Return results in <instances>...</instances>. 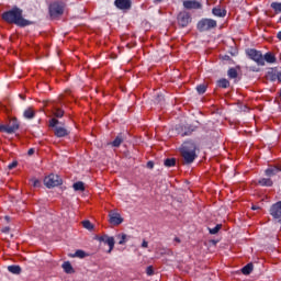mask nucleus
<instances>
[{
  "instance_id": "1",
  "label": "nucleus",
  "mask_w": 281,
  "mask_h": 281,
  "mask_svg": "<svg viewBox=\"0 0 281 281\" xmlns=\"http://www.w3.org/2000/svg\"><path fill=\"white\" fill-rule=\"evenodd\" d=\"M3 21L7 23H14L19 27H27V25H32V22L23 18V10L18 7L9 10L2 14Z\"/></svg>"
},
{
  "instance_id": "2",
  "label": "nucleus",
  "mask_w": 281,
  "mask_h": 281,
  "mask_svg": "<svg viewBox=\"0 0 281 281\" xmlns=\"http://www.w3.org/2000/svg\"><path fill=\"white\" fill-rule=\"evenodd\" d=\"M181 153L186 164H192L196 159V145L192 140L184 142Z\"/></svg>"
},
{
  "instance_id": "3",
  "label": "nucleus",
  "mask_w": 281,
  "mask_h": 281,
  "mask_svg": "<svg viewBox=\"0 0 281 281\" xmlns=\"http://www.w3.org/2000/svg\"><path fill=\"white\" fill-rule=\"evenodd\" d=\"M58 124H60V122L57 119H52L49 121V126H52V128H54L55 136L56 137H67V135H69V131L63 126H58Z\"/></svg>"
},
{
  "instance_id": "4",
  "label": "nucleus",
  "mask_w": 281,
  "mask_h": 281,
  "mask_svg": "<svg viewBox=\"0 0 281 281\" xmlns=\"http://www.w3.org/2000/svg\"><path fill=\"white\" fill-rule=\"evenodd\" d=\"M246 53L250 60H254L259 66L265 67V57L262 56L261 52L250 48L246 50Z\"/></svg>"
},
{
  "instance_id": "5",
  "label": "nucleus",
  "mask_w": 281,
  "mask_h": 281,
  "mask_svg": "<svg viewBox=\"0 0 281 281\" xmlns=\"http://www.w3.org/2000/svg\"><path fill=\"white\" fill-rule=\"evenodd\" d=\"M44 184L46 188H56L58 186H63V179L58 175H49L44 179Z\"/></svg>"
},
{
  "instance_id": "6",
  "label": "nucleus",
  "mask_w": 281,
  "mask_h": 281,
  "mask_svg": "<svg viewBox=\"0 0 281 281\" xmlns=\"http://www.w3.org/2000/svg\"><path fill=\"white\" fill-rule=\"evenodd\" d=\"M214 27H216V21L212 19H202L198 23V30L200 32H207L210 30H214Z\"/></svg>"
},
{
  "instance_id": "7",
  "label": "nucleus",
  "mask_w": 281,
  "mask_h": 281,
  "mask_svg": "<svg viewBox=\"0 0 281 281\" xmlns=\"http://www.w3.org/2000/svg\"><path fill=\"white\" fill-rule=\"evenodd\" d=\"M65 12V3L63 2H53L49 5L50 16H60Z\"/></svg>"
},
{
  "instance_id": "8",
  "label": "nucleus",
  "mask_w": 281,
  "mask_h": 281,
  "mask_svg": "<svg viewBox=\"0 0 281 281\" xmlns=\"http://www.w3.org/2000/svg\"><path fill=\"white\" fill-rule=\"evenodd\" d=\"M192 22V18L190 16V13L187 11H181L178 14V23L181 27H188L190 23Z\"/></svg>"
},
{
  "instance_id": "9",
  "label": "nucleus",
  "mask_w": 281,
  "mask_h": 281,
  "mask_svg": "<svg viewBox=\"0 0 281 281\" xmlns=\"http://www.w3.org/2000/svg\"><path fill=\"white\" fill-rule=\"evenodd\" d=\"M270 215L272 218H274V221L281 223V201L271 205Z\"/></svg>"
},
{
  "instance_id": "10",
  "label": "nucleus",
  "mask_w": 281,
  "mask_h": 281,
  "mask_svg": "<svg viewBox=\"0 0 281 281\" xmlns=\"http://www.w3.org/2000/svg\"><path fill=\"white\" fill-rule=\"evenodd\" d=\"M97 240H99V243H104V245H108L110 247L109 254L113 251V247H115V238L110 237L109 235H103V236L97 237Z\"/></svg>"
},
{
  "instance_id": "11",
  "label": "nucleus",
  "mask_w": 281,
  "mask_h": 281,
  "mask_svg": "<svg viewBox=\"0 0 281 281\" xmlns=\"http://www.w3.org/2000/svg\"><path fill=\"white\" fill-rule=\"evenodd\" d=\"M183 8L186 10H201V8H203V4H201V2L196 0H184Z\"/></svg>"
},
{
  "instance_id": "12",
  "label": "nucleus",
  "mask_w": 281,
  "mask_h": 281,
  "mask_svg": "<svg viewBox=\"0 0 281 281\" xmlns=\"http://www.w3.org/2000/svg\"><path fill=\"white\" fill-rule=\"evenodd\" d=\"M109 218H110L111 225H122V223H124V218L117 212H110Z\"/></svg>"
},
{
  "instance_id": "13",
  "label": "nucleus",
  "mask_w": 281,
  "mask_h": 281,
  "mask_svg": "<svg viewBox=\"0 0 281 281\" xmlns=\"http://www.w3.org/2000/svg\"><path fill=\"white\" fill-rule=\"evenodd\" d=\"M19 121L16 119H12L7 125V133L11 135V133H16L19 131Z\"/></svg>"
},
{
  "instance_id": "14",
  "label": "nucleus",
  "mask_w": 281,
  "mask_h": 281,
  "mask_svg": "<svg viewBox=\"0 0 281 281\" xmlns=\"http://www.w3.org/2000/svg\"><path fill=\"white\" fill-rule=\"evenodd\" d=\"M114 5L119 10H131V0H115Z\"/></svg>"
},
{
  "instance_id": "15",
  "label": "nucleus",
  "mask_w": 281,
  "mask_h": 281,
  "mask_svg": "<svg viewBox=\"0 0 281 281\" xmlns=\"http://www.w3.org/2000/svg\"><path fill=\"white\" fill-rule=\"evenodd\" d=\"M212 14L214 16H218L220 19H224V16H227V11L221 7H215L212 9Z\"/></svg>"
},
{
  "instance_id": "16",
  "label": "nucleus",
  "mask_w": 281,
  "mask_h": 281,
  "mask_svg": "<svg viewBox=\"0 0 281 281\" xmlns=\"http://www.w3.org/2000/svg\"><path fill=\"white\" fill-rule=\"evenodd\" d=\"M259 186H263L266 188H271V186H273V181L270 178H261L259 180Z\"/></svg>"
},
{
  "instance_id": "17",
  "label": "nucleus",
  "mask_w": 281,
  "mask_h": 281,
  "mask_svg": "<svg viewBox=\"0 0 281 281\" xmlns=\"http://www.w3.org/2000/svg\"><path fill=\"white\" fill-rule=\"evenodd\" d=\"M61 268L64 269L65 273H74V267L71 266V262L65 261L61 265Z\"/></svg>"
},
{
  "instance_id": "18",
  "label": "nucleus",
  "mask_w": 281,
  "mask_h": 281,
  "mask_svg": "<svg viewBox=\"0 0 281 281\" xmlns=\"http://www.w3.org/2000/svg\"><path fill=\"white\" fill-rule=\"evenodd\" d=\"M254 271V263H247L243 269H241V273L244 276H249V273H251Z\"/></svg>"
},
{
  "instance_id": "19",
  "label": "nucleus",
  "mask_w": 281,
  "mask_h": 281,
  "mask_svg": "<svg viewBox=\"0 0 281 281\" xmlns=\"http://www.w3.org/2000/svg\"><path fill=\"white\" fill-rule=\"evenodd\" d=\"M279 172H281V170L278 167L266 169L267 177H274V175H277Z\"/></svg>"
},
{
  "instance_id": "20",
  "label": "nucleus",
  "mask_w": 281,
  "mask_h": 281,
  "mask_svg": "<svg viewBox=\"0 0 281 281\" xmlns=\"http://www.w3.org/2000/svg\"><path fill=\"white\" fill-rule=\"evenodd\" d=\"M269 63V64H273L276 63V56H273V54L271 53H266L263 56V63Z\"/></svg>"
},
{
  "instance_id": "21",
  "label": "nucleus",
  "mask_w": 281,
  "mask_h": 281,
  "mask_svg": "<svg viewBox=\"0 0 281 281\" xmlns=\"http://www.w3.org/2000/svg\"><path fill=\"white\" fill-rule=\"evenodd\" d=\"M72 188L76 192H85V182L82 181L76 182L74 183Z\"/></svg>"
},
{
  "instance_id": "22",
  "label": "nucleus",
  "mask_w": 281,
  "mask_h": 281,
  "mask_svg": "<svg viewBox=\"0 0 281 281\" xmlns=\"http://www.w3.org/2000/svg\"><path fill=\"white\" fill-rule=\"evenodd\" d=\"M8 271L10 273H13V276H19L21 273V267L20 266H9Z\"/></svg>"
},
{
  "instance_id": "23",
  "label": "nucleus",
  "mask_w": 281,
  "mask_h": 281,
  "mask_svg": "<svg viewBox=\"0 0 281 281\" xmlns=\"http://www.w3.org/2000/svg\"><path fill=\"white\" fill-rule=\"evenodd\" d=\"M23 115H24L25 120H33L34 110H32V108H29L24 111Z\"/></svg>"
},
{
  "instance_id": "24",
  "label": "nucleus",
  "mask_w": 281,
  "mask_h": 281,
  "mask_svg": "<svg viewBox=\"0 0 281 281\" xmlns=\"http://www.w3.org/2000/svg\"><path fill=\"white\" fill-rule=\"evenodd\" d=\"M227 76L228 78H232V79L238 78V70H236V68H231L227 71Z\"/></svg>"
},
{
  "instance_id": "25",
  "label": "nucleus",
  "mask_w": 281,
  "mask_h": 281,
  "mask_svg": "<svg viewBox=\"0 0 281 281\" xmlns=\"http://www.w3.org/2000/svg\"><path fill=\"white\" fill-rule=\"evenodd\" d=\"M164 164L166 168H172L177 164V160L175 158H167Z\"/></svg>"
},
{
  "instance_id": "26",
  "label": "nucleus",
  "mask_w": 281,
  "mask_h": 281,
  "mask_svg": "<svg viewBox=\"0 0 281 281\" xmlns=\"http://www.w3.org/2000/svg\"><path fill=\"white\" fill-rule=\"evenodd\" d=\"M122 142H124V138H122V136H116V138L112 142V146H114V148H119Z\"/></svg>"
},
{
  "instance_id": "27",
  "label": "nucleus",
  "mask_w": 281,
  "mask_h": 281,
  "mask_svg": "<svg viewBox=\"0 0 281 281\" xmlns=\"http://www.w3.org/2000/svg\"><path fill=\"white\" fill-rule=\"evenodd\" d=\"M218 87H221L222 89H227V87H229V80H227V79H220L218 80Z\"/></svg>"
},
{
  "instance_id": "28",
  "label": "nucleus",
  "mask_w": 281,
  "mask_h": 281,
  "mask_svg": "<svg viewBox=\"0 0 281 281\" xmlns=\"http://www.w3.org/2000/svg\"><path fill=\"white\" fill-rule=\"evenodd\" d=\"M87 252L83 250H77L74 255H71V258H86Z\"/></svg>"
},
{
  "instance_id": "29",
  "label": "nucleus",
  "mask_w": 281,
  "mask_h": 281,
  "mask_svg": "<svg viewBox=\"0 0 281 281\" xmlns=\"http://www.w3.org/2000/svg\"><path fill=\"white\" fill-rule=\"evenodd\" d=\"M119 238V245H125L126 243V238H128V236L126 234H122V235H117Z\"/></svg>"
},
{
  "instance_id": "30",
  "label": "nucleus",
  "mask_w": 281,
  "mask_h": 281,
  "mask_svg": "<svg viewBox=\"0 0 281 281\" xmlns=\"http://www.w3.org/2000/svg\"><path fill=\"white\" fill-rule=\"evenodd\" d=\"M196 91H198V93H200V95H203V93H205V91H207V87L205 85H200L196 87Z\"/></svg>"
},
{
  "instance_id": "31",
  "label": "nucleus",
  "mask_w": 281,
  "mask_h": 281,
  "mask_svg": "<svg viewBox=\"0 0 281 281\" xmlns=\"http://www.w3.org/2000/svg\"><path fill=\"white\" fill-rule=\"evenodd\" d=\"M82 225H83L85 229H88L89 232H91V229H93V224H91V222L88 220L83 221Z\"/></svg>"
},
{
  "instance_id": "32",
  "label": "nucleus",
  "mask_w": 281,
  "mask_h": 281,
  "mask_svg": "<svg viewBox=\"0 0 281 281\" xmlns=\"http://www.w3.org/2000/svg\"><path fill=\"white\" fill-rule=\"evenodd\" d=\"M192 133H194V128L192 127H186V131L183 133H181L182 137H186L188 135H192Z\"/></svg>"
},
{
  "instance_id": "33",
  "label": "nucleus",
  "mask_w": 281,
  "mask_h": 281,
  "mask_svg": "<svg viewBox=\"0 0 281 281\" xmlns=\"http://www.w3.org/2000/svg\"><path fill=\"white\" fill-rule=\"evenodd\" d=\"M221 227H222V225L217 224L215 227L210 228L209 232H210V234H213V235L218 234V232H221Z\"/></svg>"
},
{
  "instance_id": "34",
  "label": "nucleus",
  "mask_w": 281,
  "mask_h": 281,
  "mask_svg": "<svg viewBox=\"0 0 281 281\" xmlns=\"http://www.w3.org/2000/svg\"><path fill=\"white\" fill-rule=\"evenodd\" d=\"M271 8L274 9L276 12H281V2H272Z\"/></svg>"
},
{
  "instance_id": "35",
  "label": "nucleus",
  "mask_w": 281,
  "mask_h": 281,
  "mask_svg": "<svg viewBox=\"0 0 281 281\" xmlns=\"http://www.w3.org/2000/svg\"><path fill=\"white\" fill-rule=\"evenodd\" d=\"M54 115L55 117H63L65 115V111L60 109H55Z\"/></svg>"
},
{
  "instance_id": "36",
  "label": "nucleus",
  "mask_w": 281,
  "mask_h": 281,
  "mask_svg": "<svg viewBox=\"0 0 281 281\" xmlns=\"http://www.w3.org/2000/svg\"><path fill=\"white\" fill-rule=\"evenodd\" d=\"M156 104H161L164 102V94H158L155 99Z\"/></svg>"
},
{
  "instance_id": "37",
  "label": "nucleus",
  "mask_w": 281,
  "mask_h": 281,
  "mask_svg": "<svg viewBox=\"0 0 281 281\" xmlns=\"http://www.w3.org/2000/svg\"><path fill=\"white\" fill-rule=\"evenodd\" d=\"M32 183H33V187H34V188L41 187V181H40L38 179H36V178H33V179H32Z\"/></svg>"
},
{
  "instance_id": "38",
  "label": "nucleus",
  "mask_w": 281,
  "mask_h": 281,
  "mask_svg": "<svg viewBox=\"0 0 281 281\" xmlns=\"http://www.w3.org/2000/svg\"><path fill=\"white\" fill-rule=\"evenodd\" d=\"M267 78H270V80H276V74H273V70H269Z\"/></svg>"
},
{
  "instance_id": "39",
  "label": "nucleus",
  "mask_w": 281,
  "mask_h": 281,
  "mask_svg": "<svg viewBox=\"0 0 281 281\" xmlns=\"http://www.w3.org/2000/svg\"><path fill=\"white\" fill-rule=\"evenodd\" d=\"M0 132L8 133V125L0 124Z\"/></svg>"
},
{
  "instance_id": "40",
  "label": "nucleus",
  "mask_w": 281,
  "mask_h": 281,
  "mask_svg": "<svg viewBox=\"0 0 281 281\" xmlns=\"http://www.w3.org/2000/svg\"><path fill=\"white\" fill-rule=\"evenodd\" d=\"M18 165H19V162L13 161V162H11V164L8 166V168H9V170H12L13 168H16Z\"/></svg>"
},
{
  "instance_id": "41",
  "label": "nucleus",
  "mask_w": 281,
  "mask_h": 281,
  "mask_svg": "<svg viewBox=\"0 0 281 281\" xmlns=\"http://www.w3.org/2000/svg\"><path fill=\"white\" fill-rule=\"evenodd\" d=\"M146 273L147 276H153L154 273L153 266L147 267Z\"/></svg>"
},
{
  "instance_id": "42",
  "label": "nucleus",
  "mask_w": 281,
  "mask_h": 281,
  "mask_svg": "<svg viewBox=\"0 0 281 281\" xmlns=\"http://www.w3.org/2000/svg\"><path fill=\"white\" fill-rule=\"evenodd\" d=\"M147 168H150V169L155 168V162L148 161L147 162Z\"/></svg>"
},
{
  "instance_id": "43",
  "label": "nucleus",
  "mask_w": 281,
  "mask_h": 281,
  "mask_svg": "<svg viewBox=\"0 0 281 281\" xmlns=\"http://www.w3.org/2000/svg\"><path fill=\"white\" fill-rule=\"evenodd\" d=\"M3 234H8L10 232V227L5 226L1 229Z\"/></svg>"
},
{
  "instance_id": "44",
  "label": "nucleus",
  "mask_w": 281,
  "mask_h": 281,
  "mask_svg": "<svg viewBox=\"0 0 281 281\" xmlns=\"http://www.w3.org/2000/svg\"><path fill=\"white\" fill-rule=\"evenodd\" d=\"M142 247H143V249L148 248V241L143 240V243H142Z\"/></svg>"
},
{
  "instance_id": "45",
  "label": "nucleus",
  "mask_w": 281,
  "mask_h": 281,
  "mask_svg": "<svg viewBox=\"0 0 281 281\" xmlns=\"http://www.w3.org/2000/svg\"><path fill=\"white\" fill-rule=\"evenodd\" d=\"M34 148H31V149H29V151H27V155H30V156H32V155H34Z\"/></svg>"
},
{
  "instance_id": "46",
  "label": "nucleus",
  "mask_w": 281,
  "mask_h": 281,
  "mask_svg": "<svg viewBox=\"0 0 281 281\" xmlns=\"http://www.w3.org/2000/svg\"><path fill=\"white\" fill-rule=\"evenodd\" d=\"M277 38H278L279 41H281V31H279V32L277 33Z\"/></svg>"
},
{
  "instance_id": "47",
  "label": "nucleus",
  "mask_w": 281,
  "mask_h": 281,
  "mask_svg": "<svg viewBox=\"0 0 281 281\" xmlns=\"http://www.w3.org/2000/svg\"><path fill=\"white\" fill-rule=\"evenodd\" d=\"M251 210H260V206L252 205V206H251Z\"/></svg>"
},
{
  "instance_id": "48",
  "label": "nucleus",
  "mask_w": 281,
  "mask_h": 281,
  "mask_svg": "<svg viewBox=\"0 0 281 281\" xmlns=\"http://www.w3.org/2000/svg\"><path fill=\"white\" fill-rule=\"evenodd\" d=\"M4 218H5V221H10V216H5Z\"/></svg>"
},
{
  "instance_id": "49",
  "label": "nucleus",
  "mask_w": 281,
  "mask_h": 281,
  "mask_svg": "<svg viewBox=\"0 0 281 281\" xmlns=\"http://www.w3.org/2000/svg\"><path fill=\"white\" fill-rule=\"evenodd\" d=\"M176 241H178V243H179V238H176Z\"/></svg>"
},
{
  "instance_id": "50",
  "label": "nucleus",
  "mask_w": 281,
  "mask_h": 281,
  "mask_svg": "<svg viewBox=\"0 0 281 281\" xmlns=\"http://www.w3.org/2000/svg\"><path fill=\"white\" fill-rule=\"evenodd\" d=\"M280 170H281V166H280Z\"/></svg>"
}]
</instances>
